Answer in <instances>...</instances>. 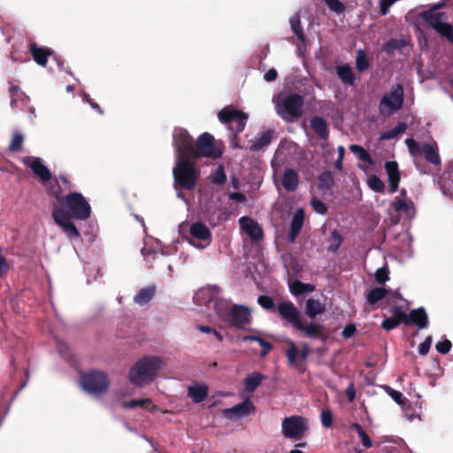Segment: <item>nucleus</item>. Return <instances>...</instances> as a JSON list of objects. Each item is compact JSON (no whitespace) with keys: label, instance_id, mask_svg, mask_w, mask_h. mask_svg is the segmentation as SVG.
<instances>
[{"label":"nucleus","instance_id":"10","mask_svg":"<svg viewBox=\"0 0 453 453\" xmlns=\"http://www.w3.org/2000/svg\"><path fill=\"white\" fill-rule=\"evenodd\" d=\"M403 104V88L401 84L394 85L385 93L380 102L379 110L383 116H389L399 111Z\"/></svg>","mask_w":453,"mask_h":453},{"label":"nucleus","instance_id":"9","mask_svg":"<svg viewBox=\"0 0 453 453\" xmlns=\"http://www.w3.org/2000/svg\"><path fill=\"white\" fill-rule=\"evenodd\" d=\"M220 290L216 286H207L199 288L194 295V303L200 308L201 312H207L209 315L213 311L215 312V304L219 301L226 299L219 296Z\"/></svg>","mask_w":453,"mask_h":453},{"label":"nucleus","instance_id":"60","mask_svg":"<svg viewBox=\"0 0 453 453\" xmlns=\"http://www.w3.org/2000/svg\"><path fill=\"white\" fill-rule=\"evenodd\" d=\"M356 330H357V328L354 324H349L343 328V330L342 332V335L344 338H350V337L354 336Z\"/></svg>","mask_w":453,"mask_h":453},{"label":"nucleus","instance_id":"4","mask_svg":"<svg viewBox=\"0 0 453 453\" xmlns=\"http://www.w3.org/2000/svg\"><path fill=\"white\" fill-rule=\"evenodd\" d=\"M215 315L222 323L243 330L249 329L252 319L250 308L234 305L228 300L216 303Z\"/></svg>","mask_w":453,"mask_h":453},{"label":"nucleus","instance_id":"52","mask_svg":"<svg viewBox=\"0 0 453 453\" xmlns=\"http://www.w3.org/2000/svg\"><path fill=\"white\" fill-rule=\"evenodd\" d=\"M385 389L396 403L400 405H403L405 403L406 399L403 397V394L400 391L395 390L389 386H386Z\"/></svg>","mask_w":453,"mask_h":453},{"label":"nucleus","instance_id":"53","mask_svg":"<svg viewBox=\"0 0 453 453\" xmlns=\"http://www.w3.org/2000/svg\"><path fill=\"white\" fill-rule=\"evenodd\" d=\"M321 424L326 428H330L333 426V414L329 409H324L320 414Z\"/></svg>","mask_w":453,"mask_h":453},{"label":"nucleus","instance_id":"27","mask_svg":"<svg viewBox=\"0 0 453 453\" xmlns=\"http://www.w3.org/2000/svg\"><path fill=\"white\" fill-rule=\"evenodd\" d=\"M30 50L34 60L42 66L47 64L48 58L53 55L52 50L48 48L39 47L35 42L30 43Z\"/></svg>","mask_w":453,"mask_h":453},{"label":"nucleus","instance_id":"15","mask_svg":"<svg viewBox=\"0 0 453 453\" xmlns=\"http://www.w3.org/2000/svg\"><path fill=\"white\" fill-rule=\"evenodd\" d=\"M219 119L227 125L228 129L238 134L244 130L248 115L234 108L225 107L218 114Z\"/></svg>","mask_w":453,"mask_h":453},{"label":"nucleus","instance_id":"58","mask_svg":"<svg viewBox=\"0 0 453 453\" xmlns=\"http://www.w3.org/2000/svg\"><path fill=\"white\" fill-rule=\"evenodd\" d=\"M435 349L441 354H447L451 349V342H438Z\"/></svg>","mask_w":453,"mask_h":453},{"label":"nucleus","instance_id":"38","mask_svg":"<svg viewBox=\"0 0 453 453\" xmlns=\"http://www.w3.org/2000/svg\"><path fill=\"white\" fill-rule=\"evenodd\" d=\"M289 290L293 296H298L303 293L314 291L315 287L311 284L295 280L289 283Z\"/></svg>","mask_w":453,"mask_h":453},{"label":"nucleus","instance_id":"35","mask_svg":"<svg viewBox=\"0 0 453 453\" xmlns=\"http://www.w3.org/2000/svg\"><path fill=\"white\" fill-rule=\"evenodd\" d=\"M188 395L192 398L194 403H199L207 397L208 388L204 385L190 386L188 388Z\"/></svg>","mask_w":453,"mask_h":453},{"label":"nucleus","instance_id":"29","mask_svg":"<svg viewBox=\"0 0 453 453\" xmlns=\"http://www.w3.org/2000/svg\"><path fill=\"white\" fill-rule=\"evenodd\" d=\"M273 132L270 130L257 134L255 138L250 141V150L258 151L268 146L272 141Z\"/></svg>","mask_w":453,"mask_h":453},{"label":"nucleus","instance_id":"17","mask_svg":"<svg viewBox=\"0 0 453 453\" xmlns=\"http://www.w3.org/2000/svg\"><path fill=\"white\" fill-rule=\"evenodd\" d=\"M277 311L286 324L293 328H301L302 319L300 311L290 301H283L277 306Z\"/></svg>","mask_w":453,"mask_h":453},{"label":"nucleus","instance_id":"45","mask_svg":"<svg viewBox=\"0 0 453 453\" xmlns=\"http://www.w3.org/2000/svg\"><path fill=\"white\" fill-rule=\"evenodd\" d=\"M195 329L203 334H205L209 338H215L217 340H222V337L219 334V332L210 326H196Z\"/></svg>","mask_w":453,"mask_h":453},{"label":"nucleus","instance_id":"3","mask_svg":"<svg viewBox=\"0 0 453 453\" xmlns=\"http://www.w3.org/2000/svg\"><path fill=\"white\" fill-rule=\"evenodd\" d=\"M164 365L161 357L152 355L138 359L130 368L128 380L136 388H143L152 383Z\"/></svg>","mask_w":453,"mask_h":453},{"label":"nucleus","instance_id":"34","mask_svg":"<svg viewBox=\"0 0 453 453\" xmlns=\"http://www.w3.org/2000/svg\"><path fill=\"white\" fill-rule=\"evenodd\" d=\"M155 293L156 287L153 285L142 288L134 296V301L139 305H145L153 298Z\"/></svg>","mask_w":453,"mask_h":453},{"label":"nucleus","instance_id":"13","mask_svg":"<svg viewBox=\"0 0 453 453\" xmlns=\"http://www.w3.org/2000/svg\"><path fill=\"white\" fill-rule=\"evenodd\" d=\"M282 434L285 438L300 440L308 431L307 419L302 416H291L283 418Z\"/></svg>","mask_w":453,"mask_h":453},{"label":"nucleus","instance_id":"5","mask_svg":"<svg viewBox=\"0 0 453 453\" xmlns=\"http://www.w3.org/2000/svg\"><path fill=\"white\" fill-rule=\"evenodd\" d=\"M176 163L173 169L174 186H180L188 190L196 188L200 172L195 165V159L175 148Z\"/></svg>","mask_w":453,"mask_h":453},{"label":"nucleus","instance_id":"21","mask_svg":"<svg viewBox=\"0 0 453 453\" xmlns=\"http://www.w3.org/2000/svg\"><path fill=\"white\" fill-rule=\"evenodd\" d=\"M23 163L30 167L33 173L38 176L42 182H46L51 179L50 171L42 164V160L40 157H27L23 159Z\"/></svg>","mask_w":453,"mask_h":453},{"label":"nucleus","instance_id":"8","mask_svg":"<svg viewBox=\"0 0 453 453\" xmlns=\"http://www.w3.org/2000/svg\"><path fill=\"white\" fill-rule=\"evenodd\" d=\"M111 380L105 372L90 370L80 375V386L84 392L93 396H102L110 388Z\"/></svg>","mask_w":453,"mask_h":453},{"label":"nucleus","instance_id":"25","mask_svg":"<svg viewBox=\"0 0 453 453\" xmlns=\"http://www.w3.org/2000/svg\"><path fill=\"white\" fill-rule=\"evenodd\" d=\"M385 169L388 174L390 191L391 193H395L397 190L398 183L400 181L398 165L395 162L389 161L385 164Z\"/></svg>","mask_w":453,"mask_h":453},{"label":"nucleus","instance_id":"50","mask_svg":"<svg viewBox=\"0 0 453 453\" xmlns=\"http://www.w3.org/2000/svg\"><path fill=\"white\" fill-rule=\"evenodd\" d=\"M356 67L358 71L364 72L368 69L369 64L365 54L362 50H358L356 58Z\"/></svg>","mask_w":453,"mask_h":453},{"label":"nucleus","instance_id":"7","mask_svg":"<svg viewBox=\"0 0 453 453\" xmlns=\"http://www.w3.org/2000/svg\"><path fill=\"white\" fill-rule=\"evenodd\" d=\"M275 110L281 119L292 121L302 115L303 97L298 94H278L273 97Z\"/></svg>","mask_w":453,"mask_h":453},{"label":"nucleus","instance_id":"51","mask_svg":"<svg viewBox=\"0 0 453 453\" xmlns=\"http://www.w3.org/2000/svg\"><path fill=\"white\" fill-rule=\"evenodd\" d=\"M326 5L331 12L341 14L344 12L345 6L339 0H324Z\"/></svg>","mask_w":453,"mask_h":453},{"label":"nucleus","instance_id":"12","mask_svg":"<svg viewBox=\"0 0 453 453\" xmlns=\"http://www.w3.org/2000/svg\"><path fill=\"white\" fill-rule=\"evenodd\" d=\"M405 143L416 164L418 158L420 157L421 155H424L426 160L431 164L435 165H439L441 164V158L436 144L424 143L419 146L412 138H407L405 140Z\"/></svg>","mask_w":453,"mask_h":453},{"label":"nucleus","instance_id":"56","mask_svg":"<svg viewBox=\"0 0 453 453\" xmlns=\"http://www.w3.org/2000/svg\"><path fill=\"white\" fill-rule=\"evenodd\" d=\"M311 206H312L313 210H314L317 213H319V214L324 215V214H326V211H327V207H326V205L323 202H321V201H319V200H318V199H316V198H313V199L311 201Z\"/></svg>","mask_w":453,"mask_h":453},{"label":"nucleus","instance_id":"46","mask_svg":"<svg viewBox=\"0 0 453 453\" xmlns=\"http://www.w3.org/2000/svg\"><path fill=\"white\" fill-rule=\"evenodd\" d=\"M342 242V237L339 234V232L336 230L332 231L331 236H330V244L328 246V250H330L332 252H336L338 250L339 247L341 246Z\"/></svg>","mask_w":453,"mask_h":453},{"label":"nucleus","instance_id":"63","mask_svg":"<svg viewBox=\"0 0 453 453\" xmlns=\"http://www.w3.org/2000/svg\"><path fill=\"white\" fill-rule=\"evenodd\" d=\"M260 345L262 346V349L260 352L261 357H265L268 352L273 348L271 342H258Z\"/></svg>","mask_w":453,"mask_h":453},{"label":"nucleus","instance_id":"55","mask_svg":"<svg viewBox=\"0 0 453 453\" xmlns=\"http://www.w3.org/2000/svg\"><path fill=\"white\" fill-rule=\"evenodd\" d=\"M258 304L265 310H273L274 302L272 297L268 296H260L257 299Z\"/></svg>","mask_w":453,"mask_h":453},{"label":"nucleus","instance_id":"54","mask_svg":"<svg viewBox=\"0 0 453 453\" xmlns=\"http://www.w3.org/2000/svg\"><path fill=\"white\" fill-rule=\"evenodd\" d=\"M374 277L378 283H385L387 280H389L388 269L386 267H380L377 269Z\"/></svg>","mask_w":453,"mask_h":453},{"label":"nucleus","instance_id":"61","mask_svg":"<svg viewBox=\"0 0 453 453\" xmlns=\"http://www.w3.org/2000/svg\"><path fill=\"white\" fill-rule=\"evenodd\" d=\"M337 150H338V158L335 161V167L339 170H342L345 149L343 146L341 145L337 148Z\"/></svg>","mask_w":453,"mask_h":453},{"label":"nucleus","instance_id":"49","mask_svg":"<svg viewBox=\"0 0 453 453\" xmlns=\"http://www.w3.org/2000/svg\"><path fill=\"white\" fill-rule=\"evenodd\" d=\"M211 180L216 184H223L226 180V176L223 166L217 167L211 175Z\"/></svg>","mask_w":453,"mask_h":453},{"label":"nucleus","instance_id":"33","mask_svg":"<svg viewBox=\"0 0 453 453\" xmlns=\"http://www.w3.org/2000/svg\"><path fill=\"white\" fill-rule=\"evenodd\" d=\"M326 311V305L320 301L309 298L306 301L305 313L309 318H315L316 316L322 314Z\"/></svg>","mask_w":453,"mask_h":453},{"label":"nucleus","instance_id":"20","mask_svg":"<svg viewBox=\"0 0 453 453\" xmlns=\"http://www.w3.org/2000/svg\"><path fill=\"white\" fill-rule=\"evenodd\" d=\"M239 225L241 231L248 234L252 241L258 242L263 239L264 233L261 226L251 218L246 216L240 218Z\"/></svg>","mask_w":453,"mask_h":453},{"label":"nucleus","instance_id":"47","mask_svg":"<svg viewBox=\"0 0 453 453\" xmlns=\"http://www.w3.org/2000/svg\"><path fill=\"white\" fill-rule=\"evenodd\" d=\"M295 329L297 331H303L308 336L314 337V336H317L320 333L321 327H320V326L312 324V323H311L307 326H304L302 323L301 328H295Z\"/></svg>","mask_w":453,"mask_h":453},{"label":"nucleus","instance_id":"24","mask_svg":"<svg viewBox=\"0 0 453 453\" xmlns=\"http://www.w3.org/2000/svg\"><path fill=\"white\" fill-rule=\"evenodd\" d=\"M401 322L404 324L407 322V314L398 306L393 309V317L385 319L381 326L386 330H391Z\"/></svg>","mask_w":453,"mask_h":453},{"label":"nucleus","instance_id":"28","mask_svg":"<svg viewBox=\"0 0 453 453\" xmlns=\"http://www.w3.org/2000/svg\"><path fill=\"white\" fill-rule=\"evenodd\" d=\"M9 92L11 96V107L13 109L21 108L29 101L28 96L21 92L18 86L12 85L9 88Z\"/></svg>","mask_w":453,"mask_h":453},{"label":"nucleus","instance_id":"11","mask_svg":"<svg viewBox=\"0 0 453 453\" xmlns=\"http://www.w3.org/2000/svg\"><path fill=\"white\" fill-rule=\"evenodd\" d=\"M184 238L194 248L204 250L211 245L212 234L205 224L194 222L189 225L188 234Z\"/></svg>","mask_w":453,"mask_h":453},{"label":"nucleus","instance_id":"14","mask_svg":"<svg viewBox=\"0 0 453 453\" xmlns=\"http://www.w3.org/2000/svg\"><path fill=\"white\" fill-rule=\"evenodd\" d=\"M311 352V349L307 344L299 348L294 342H290L289 348L286 352L288 365L299 373H304L307 370V358Z\"/></svg>","mask_w":453,"mask_h":453},{"label":"nucleus","instance_id":"16","mask_svg":"<svg viewBox=\"0 0 453 453\" xmlns=\"http://www.w3.org/2000/svg\"><path fill=\"white\" fill-rule=\"evenodd\" d=\"M391 207L398 217V220H411L415 216V207L412 200L407 196L405 190H401L391 203Z\"/></svg>","mask_w":453,"mask_h":453},{"label":"nucleus","instance_id":"57","mask_svg":"<svg viewBox=\"0 0 453 453\" xmlns=\"http://www.w3.org/2000/svg\"><path fill=\"white\" fill-rule=\"evenodd\" d=\"M58 349L61 357L66 360L71 358V352L68 349L67 342L65 341L58 342Z\"/></svg>","mask_w":453,"mask_h":453},{"label":"nucleus","instance_id":"36","mask_svg":"<svg viewBox=\"0 0 453 453\" xmlns=\"http://www.w3.org/2000/svg\"><path fill=\"white\" fill-rule=\"evenodd\" d=\"M265 377L260 372H252L244 379V388L248 393L254 392Z\"/></svg>","mask_w":453,"mask_h":453},{"label":"nucleus","instance_id":"26","mask_svg":"<svg viewBox=\"0 0 453 453\" xmlns=\"http://www.w3.org/2000/svg\"><path fill=\"white\" fill-rule=\"evenodd\" d=\"M427 315L423 308L412 310L407 315V322L405 324H412L417 326L419 329L425 328L427 326Z\"/></svg>","mask_w":453,"mask_h":453},{"label":"nucleus","instance_id":"59","mask_svg":"<svg viewBox=\"0 0 453 453\" xmlns=\"http://www.w3.org/2000/svg\"><path fill=\"white\" fill-rule=\"evenodd\" d=\"M345 395L348 398V401L349 403H353L354 400L356 399V388H355V384L354 382H350L346 390H345Z\"/></svg>","mask_w":453,"mask_h":453},{"label":"nucleus","instance_id":"40","mask_svg":"<svg viewBox=\"0 0 453 453\" xmlns=\"http://www.w3.org/2000/svg\"><path fill=\"white\" fill-rule=\"evenodd\" d=\"M407 129V125L403 122L399 123L396 127L382 133L380 136V140H391L403 134Z\"/></svg>","mask_w":453,"mask_h":453},{"label":"nucleus","instance_id":"44","mask_svg":"<svg viewBox=\"0 0 453 453\" xmlns=\"http://www.w3.org/2000/svg\"><path fill=\"white\" fill-rule=\"evenodd\" d=\"M367 185L374 192L382 193L385 190L384 182L376 175L368 177Z\"/></svg>","mask_w":453,"mask_h":453},{"label":"nucleus","instance_id":"62","mask_svg":"<svg viewBox=\"0 0 453 453\" xmlns=\"http://www.w3.org/2000/svg\"><path fill=\"white\" fill-rule=\"evenodd\" d=\"M277 71L273 68L269 69L264 75V79L267 82H272L277 79Z\"/></svg>","mask_w":453,"mask_h":453},{"label":"nucleus","instance_id":"6","mask_svg":"<svg viewBox=\"0 0 453 453\" xmlns=\"http://www.w3.org/2000/svg\"><path fill=\"white\" fill-rule=\"evenodd\" d=\"M444 6L445 1L432 4L427 10L420 12L418 17L428 27L453 42V26L449 23V16L444 12H439Z\"/></svg>","mask_w":453,"mask_h":453},{"label":"nucleus","instance_id":"31","mask_svg":"<svg viewBox=\"0 0 453 453\" xmlns=\"http://www.w3.org/2000/svg\"><path fill=\"white\" fill-rule=\"evenodd\" d=\"M303 219H304V212L302 209L298 210L292 220L290 225V234H289V239L291 242H294L296 238L297 237L298 234L300 233L303 225Z\"/></svg>","mask_w":453,"mask_h":453},{"label":"nucleus","instance_id":"39","mask_svg":"<svg viewBox=\"0 0 453 453\" xmlns=\"http://www.w3.org/2000/svg\"><path fill=\"white\" fill-rule=\"evenodd\" d=\"M337 75L339 79L345 84L351 85L355 81L352 68L348 65L338 66Z\"/></svg>","mask_w":453,"mask_h":453},{"label":"nucleus","instance_id":"42","mask_svg":"<svg viewBox=\"0 0 453 453\" xmlns=\"http://www.w3.org/2000/svg\"><path fill=\"white\" fill-rule=\"evenodd\" d=\"M349 150L359 160L366 162L370 165L373 164L371 156L362 146L351 144L349 146Z\"/></svg>","mask_w":453,"mask_h":453},{"label":"nucleus","instance_id":"18","mask_svg":"<svg viewBox=\"0 0 453 453\" xmlns=\"http://www.w3.org/2000/svg\"><path fill=\"white\" fill-rule=\"evenodd\" d=\"M365 302L370 305L376 304L379 301L386 299L401 298V296L397 292H393L382 287H375L368 289L365 293Z\"/></svg>","mask_w":453,"mask_h":453},{"label":"nucleus","instance_id":"43","mask_svg":"<svg viewBox=\"0 0 453 453\" xmlns=\"http://www.w3.org/2000/svg\"><path fill=\"white\" fill-rule=\"evenodd\" d=\"M152 402L149 398L145 399H133L131 401H124L122 403V407L125 409H134L136 407H141L143 409H148L151 405Z\"/></svg>","mask_w":453,"mask_h":453},{"label":"nucleus","instance_id":"48","mask_svg":"<svg viewBox=\"0 0 453 453\" xmlns=\"http://www.w3.org/2000/svg\"><path fill=\"white\" fill-rule=\"evenodd\" d=\"M24 136L21 133L16 132L13 134L12 142L9 145V150L12 151L20 150L22 148Z\"/></svg>","mask_w":453,"mask_h":453},{"label":"nucleus","instance_id":"23","mask_svg":"<svg viewBox=\"0 0 453 453\" xmlns=\"http://www.w3.org/2000/svg\"><path fill=\"white\" fill-rule=\"evenodd\" d=\"M281 183L285 190L288 192L296 191L299 185L297 172L291 168L285 169L281 175Z\"/></svg>","mask_w":453,"mask_h":453},{"label":"nucleus","instance_id":"22","mask_svg":"<svg viewBox=\"0 0 453 453\" xmlns=\"http://www.w3.org/2000/svg\"><path fill=\"white\" fill-rule=\"evenodd\" d=\"M255 410L256 408L253 403L250 400L247 399L233 406L232 408L224 410L223 413L226 418L232 419L252 414L255 412Z\"/></svg>","mask_w":453,"mask_h":453},{"label":"nucleus","instance_id":"19","mask_svg":"<svg viewBox=\"0 0 453 453\" xmlns=\"http://www.w3.org/2000/svg\"><path fill=\"white\" fill-rule=\"evenodd\" d=\"M144 259L150 267H159L166 265L169 270V276L173 274V266L168 263V257L164 252H158L154 250H148L144 247L142 250Z\"/></svg>","mask_w":453,"mask_h":453},{"label":"nucleus","instance_id":"30","mask_svg":"<svg viewBox=\"0 0 453 453\" xmlns=\"http://www.w3.org/2000/svg\"><path fill=\"white\" fill-rule=\"evenodd\" d=\"M441 188L443 195L453 199V165H450L446 172L442 174L441 180Z\"/></svg>","mask_w":453,"mask_h":453},{"label":"nucleus","instance_id":"37","mask_svg":"<svg viewBox=\"0 0 453 453\" xmlns=\"http://www.w3.org/2000/svg\"><path fill=\"white\" fill-rule=\"evenodd\" d=\"M289 24L293 34L296 36L299 42L304 44L305 36L301 26L300 16L298 13H296L289 19Z\"/></svg>","mask_w":453,"mask_h":453},{"label":"nucleus","instance_id":"32","mask_svg":"<svg viewBox=\"0 0 453 453\" xmlns=\"http://www.w3.org/2000/svg\"><path fill=\"white\" fill-rule=\"evenodd\" d=\"M311 127L320 139H327L329 135L328 127L326 121L322 117L312 118L311 119Z\"/></svg>","mask_w":453,"mask_h":453},{"label":"nucleus","instance_id":"2","mask_svg":"<svg viewBox=\"0 0 453 453\" xmlns=\"http://www.w3.org/2000/svg\"><path fill=\"white\" fill-rule=\"evenodd\" d=\"M174 148L183 150V152L193 159L198 157L219 158L223 154L221 148L214 143V137L209 133L202 134L194 144L193 138L183 128H175L173 131Z\"/></svg>","mask_w":453,"mask_h":453},{"label":"nucleus","instance_id":"64","mask_svg":"<svg viewBox=\"0 0 453 453\" xmlns=\"http://www.w3.org/2000/svg\"><path fill=\"white\" fill-rule=\"evenodd\" d=\"M431 342H422L418 346V353L422 356L426 355L430 349Z\"/></svg>","mask_w":453,"mask_h":453},{"label":"nucleus","instance_id":"1","mask_svg":"<svg viewBox=\"0 0 453 453\" xmlns=\"http://www.w3.org/2000/svg\"><path fill=\"white\" fill-rule=\"evenodd\" d=\"M58 201V204L53 207L51 213L55 223L69 239L79 240L81 234L73 219H88L91 214L89 203L78 192H71Z\"/></svg>","mask_w":453,"mask_h":453},{"label":"nucleus","instance_id":"41","mask_svg":"<svg viewBox=\"0 0 453 453\" xmlns=\"http://www.w3.org/2000/svg\"><path fill=\"white\" fill-rule=\"evenodd\" d=\"M350 429L352 431H356L361 440V442L363 446L366 449H369L372 447V440L369 437V435L365 433L362 426L358 423H352L350 426Z\"/></svg>","mask_w":453,"mask_h":453}]
</instances>
